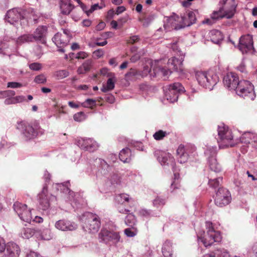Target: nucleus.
<instances>
[{"label": "nucleus", "mask_w": 257, "mask_h": 257, "mask_svg": "<svg viewBox=\"0 0 257 257\" xmlns=\"http://www.w3.org/2000/svg\"><path fill=\"white\" fill-rule=\"evenodd\" d=\"M47 32V28L44 26H39L35 31L34 34H25L19 37L17 43L21 45L26 42H32L34 40L39 41L42 44L46 42V36Z\"/></svg>", "instance_id": "nucleus-4"}, {"label": "nucleus", "mask_w": 257, "mask_h": 257, "mask_svg": "<svg viewBox=\"0 0 257 257\" xmlns=\"http://www.w3.org/2000/svg\"><path fill=\"white\" fill-rule=\"evenodd\" d=\"M83 227L86 228L90 232L95 233L99 230L101 222L99 217L96 214L87 213Z\"/></svg>", "instance_id": "nucleus-12"}, {"label": "nucleus", "mask_w": 257, "mask_h": 257, "mask_svg": "<svg viewBox=\"0 0 257 257\" xmlns=\"http://www.w3.org/2000/svg\"><path fill=\"white\" fill-rule=\"evenodd\" d=\"M231 200V196L230 192L224 188H219L216 193L214 197L215 204L222 207L229 204Z\"/></svg>", "instance_id": "nucleus-13"}, {"label": "nucleus", "mask_w": 257, "mask_h": 257, "mask_svg": "<svg viewBox=\"0 0 257 257\" xmlns=\"http://www.w3.org/2000/svg\"><path fill=\"white\" fill-rule=\"evenodd\" d=\"M7 254L6 255L9 257H18L20 252L19 246L13 242H9L6 247Z\"/></svg>", "instance_id": "nucleus-22"}, {"label": "nucleus", "mask_w": 257, "mask_h": 257, "mask_svg": "<svg viewBox=\"0 0 257 257\" xmlns=\"http://www.w3.org/2000/svg\"><path fill=\"white\" fill-rule=\"evenodd\" d=\"M47 81V78L43 74L36 76L34 79V82L38 84H44Z\"/></svg>", "instance_id": "nucleus-39"}, {"label": "nucleus", "mask_w": 257, "mask_h": 257, "mask_svg": "<svg viewBox=\"0 0 257 257\" xmlns=\"http://www.w3.org/2000/svg\"><path fill=\"white\" fill-rule=\"evenodd\" d=\"M241 143L249 144L250 143H257V135L250 132H246L242 135L240 138Z\"/></svg>", "instance_id": "nucleus-24"}, {"label": "nucleus", "mask_w": 257, "mask_h": 257, "mask_svg": "<svg viewBox=\"0 0 257 257\" xmlns=\"http://www.w3.org/2000/svg\"><path fill=\"white\" fill-rule=\"evenodd\" d=\"M55 227L63 231H73L77 228V225L73 222L66 219H61L56 222Z\"/></svg>", "instance_id": "nucleus-19"}, {"label": "nucleus", "mask_w": 257, "mask_h": 257, "mask_svg": "<svg viewBox=\"0 0 257 257\" xmlns=\"http://www.w3.org/2000/svg\"><path fill=\"white\" fill-rule=\"evenodd\" d=\"M40 230L38 229L31 228H24L21 231V235L23 238L28 239L32 237L35 234L40 233Z\"/></svg>", "instance_id": "nucleus-30"}, {"label": "nucleus", "mask_w": 257, "mask_h": 257, "mask_svg": "<svg viewBox=\"0 0 257 257\" xmlns=\"http://www.w3.org/2000/svg\"><path fill=\"white\" fill-rule=\"evenodd\" d=\"M223 83L224 85L229 89L235 90L239 84L240 81L239 80L238 77L236 74L233 72H230L227 73V74L224 77Z\"/></svg>", "instance_id": "nucleus-18"}, {"label": "nucleus", "mask_w": 257, "mask_h": 257, "mask_svg": "<svg viewBox=\"0 0 257 257\" xmlns=\"http://www.w3.org/2000/svg\"><path fill=\"white\" fill-rule=\"evenodd\" d=\"M13 207L21 220L28 223L31 221L32 219L31 211L27 209V206L26 204L16 202L14 204Z\"/></svg>", "instance_id": "nucleus-14"}, {"label": "nucleus", "mask_w": 257, "mask_h": 257, "mask_svg": "<svg viewBox=\"0 0 257 257\" xmlns=\"http://www.w3.org/2000/svg\"><path fill=\"white\" fill-rule=\"evenodd\" d=\"M48 186L47 185L44 186L42 191L39 194V207L43 210H47L50 206L49 201L47 196Z\"/></svg>", "instance_id": "nucleus-20"}, {"label": "nucleus", "mask_w": 257, "mask_h": 257, "mask_svg": "<svg viewBox=\"0 0 257 257\" xmlns=\"http://www.w3.org/2000/svg\"><path fill=\"white\" fill-rule=\"evenodd\" d=\"M218 135L217 142L220 148L232 147L236 144L231 131L223 124L218 126Z\"/></svg>", "instance_id": "nucleus-5"}, {"label": "nucleus", "mask_w": 257, "mask_h": 257, "mask_svg": "<svg viewBox=\"0 0 257 257\" xmlns=\"http://www.w3.org/2000/svg\"><path fill=\"white\" fill-rule=\"evenodd\" d=\"M215 149L216 148L212 149V151L211 152L212 156L209 159V166L212 171L215 172H219L221 171V168L220 164L217 163L216 159L213 157V155L216 154Z\"/></svg>", "instance_id": "nucleus-23"}, {"label": "nucleus", "mask_w": 257, "mask_h": 257, "mask_svg": "<svg viewBox=\"0 0 257 257\" xmlns=\"http://www.w3.org/2000/svg\"><path fill=\"white\" fill-rule=\"evenodd\" d=\"M132 156V151L128 148L122 149L119 154V159L123 163H130Z\"/></svg>", "instance_id": "nucleus-27"}, {"label": "nucleus", "mask_w": 257, "mask_h": 257, "mask_svg": "<svg viewBox=\"0 0 257 257\" xmlns=\"http://www.w3.org/2000/svg\"><path fill=\"white\" fill-rule=\"evenodd\" d=\"M18 128L21 130L26 140L35 138L39 133L41 134L43 133L38 125L36 124L33 126L30 123L25 121L20 122Z\"/></svg>", "instance_id": "nucleus-10"}, {"label": "nucleus", "mask_w": 257, "mask_h": 257, "mask_svg": "<svg viewBox=\"0 0 257 257\" xmlns=\"http://www.w3.org/2000/svg\"><path fill=\"white\" fill-rule=\"evenodd\" d=\"M116 199L119 203L123 204L125 202H128L129 201V195L125 193L120 194L116 197Z\"/></svg>", "instance_id": "nucleus-35"}, {"label": "nucleus", "mask_w": 257, "mask_h": 257, "mask_svg": "<svg viewBox=\"0 0 257 257\" xmlns=\"http://www.w3.org/2000/svg\"><path fill=\"white\" fill-rule=\"evenodd\" d=\"M167 134H168L166 132L162 130H159L153 135V137L155 140L160 141L163 140L164 138L167 135Z\"/></svg>", "instance_id": "nucleus-37"}, {"label": "nucleus", "mask_w": 257, "mask_h": 257, "mask_svg": "<svg viewBox=\"0 0 257 257\" xmlns=\"http://www.w3.org/2000/svg\"><path fill=\"white\" fill-rule=\"evenodd\" d=\"M114 88V82L113 81L112 79L110 78L107 81L106 85H103L102 87L101 88V90L103 92H106L108 91L112 90Z\"/></svg>", "instance_id": "nucleus-34"}, {"label": "nucleus", "mask_w": 257, "mask_h": 257, "mask_svg": "<svg viewBox=\"0 0 257 257\" xmlns=\"http://www.w3.org/2000/svg\"><path fill=\"white\" fill-rule=\"evenodd\" d=\"M141 56V55L140 52L136 53L132 56L130 60L132 62H136L140 59Z\"/></svg>", "instance_id": "nucleus-53"}, {"label": "nucleus", "mask_w": 257, "mask_h": 257, "mask_svg": "<svg viewBox=\"0 0 257 257\" xmlns=\"http://www.w3.org/2000/svg\"><path fill=\"white\" fill-rule=\"evenodd\" d=\"M238 49L243 54L254 50L252 38L250 35L242 36L240 37Z\"/></svg>", "instance_id": "nucleus-17"}, {"label": "nucleus", "mask_w": 257, "mask_h": 257, "mask_svg": "<svg viewBox=\"0 0 257 257\" xmlns=\"http://www.w3.org/2000/svg\"><path fill=\"white\" fill-rule=\"evenodd\" d=\"M31 14L27 15V12H24L21 9H12L8 11L5 16V20L10 24L16 25L19 22L25 18L36 21L37 16L34 14V12L31 10Z\"/></svg>", "instance_id": "nucleus-3"}, {"label": "nucleus", "mask_w": 257, "mask_h": 257, "mask_svg": "<svg viewBox=\"0 0 257 257\" xmlns=\"http://www.w3.org/2000/svg\"><path fill=\"white\" fill-rule=\"evenodd\" d=\"M182 64L183 60L182 59H179L173 57L168 60L167 67L159 66L154 69V70L156 74L161 73L163 76H167L172 73V70H181Z\"/></svg>", "instance_id": "nucleus-8"}, {"label": "nucleus", "mask_w": 257, "mask_h": 257, "mask_svg": "<svg viewBox=\"0 0 257 257\" xmlns=\"http://www.w3.org/2000/svg\"><path fill=\"white\" fill-rule=\"evenodd\" d=\"M82 105L85 107L93 108V107L96 105V101L93 99H87L85 102L82 103Z\"/></svg>", "instance_id": "nucleus-40"}, {"label": "nucleus", "mask_w": 257, "mask_h": 257, "mask_svg": "<svg viewBox=\"0 0 257 257\" xmlns=\"http://www.w3.org/2000/svg\"><path fill=\"white\" fill-rule=\"evenodd\" d=\"M177 159L181 163H185L188 159V155L186 153L183 146L180 145L177 150Z\"/></svg>", "instance_id": "nucleus-28"}, {"label": "nucleus", "mask_w": 257, "mask_h": 257, "mask_svg": "<svg viewBox=\"0 0 257 257\" xmlns=\"http://www.w3.org/2000/svg\"><path fill=\"white\" fill-rule=\"evenodd\" d=\"M238 95L247 100H253L255 97L253 91V86L247 80H240V83L235 89Z\"/></svg>", "instance_id": "nucleus-9"}, {"label": "nucleus", "mask_w": 257, "mask_h": 257, "mask_svg": "<svg viewBox=\"0 0 257 257\" xmlns=\"http://www.w3.org/2000/svg\"><path fill=\"white\" fill-rule=\"evenodd\" d=\"M161 163L164 165L174 164V158L170 153H163L161 155V160L160 158Z\"/></svg>", "instance_id": "nucleus-31"}, {"label": "nucleus", "mask_w": 257, "mask_h": 257, "mask_svg": "<svg viewBox=\"0 0 257 257\" xmlns=\"http://www.w3.org/2000/svg\"><path fill=\"white\" fill-rule=\"evenodd\" d=\"M53 42L59 48L66 46L69 41V36L66 34L57 33L52 38Z\"/></svg>", "instance_id": "nucleus-21"}, {"label": "nucleus", "mask_w": 257, "mask_h": 257, "mask_svg": "<svg viewBox=\"0 0 257 257\" xmlns=\"http://www.w3.org/2000/svg\"><path fill=\"white\" fill-rule=\"evenodd\" d=\"M166 203V200L165 199L160 198L159 197H156L154 201L153 204L155 206L159 207L160 206H163Z\"/></svg>", "instance_id": "nucleus-44"}, {"label": "nucleus", "mask_w": 257, "mask_h": 257, "mask_svg": "<svg viewBox=\"0 0 257 257\" xmlns=\"http://www.w3.org/2000/svg\"><path fill=\"white\" fill-rule=\"evenodd\" d=\"M140 73L137 70L131 68L129 70L128 72L125 74V77L126 78H131L133 77H137L140 75Z\"/></svg>", "instance_id": "nucleus-41"}, {"label": "nucleus", "mask_w": 257, "mask_h": 257, "mask_svg": "<svg viewBox=\"0 0 257 257\" xmlns=\"http://www.w3.org/2000/svg\"><path fill=\"white\" fill-rule=\"evenodd\" d=\"M136 219L133 214H128L125 218V223L126 225L132 227L133 229H135L134 225L136 224Z\"/></svg>", "instance_id": "nucleus-33"}, {"label": "nucleus", "mask_w": 257, "mask_h": 257, "mask_svg": "<svg viewBox=\"0 0 257 257\" xmlns=\"http://www.w3.org/2000/svg\"><path fill=\"white\" fill-rule=\"evenodd\" d=\"M175 180L172 183L171 186H170V189L171 192H174L176 189H179L180 185V182L179 180H176V178H177V174H175Z\"/></svg>", "instance_id": "nucleus-43"}, {"label": "nucleus", "mask_w": 257, "mask_h": 257, "mask_svg": "<svg viewBox=\"0 0 257 257\" xmlns=\"http://www.w3.org/2000/svg\"><path fill=\"white\" fill-rule=\"evenodd\" d=\"M101 8L102 7L99 6L98 4H94L91 6V8L89 10H88V12L89 13H91L95 10H96L97 9H101Z\"/></svg>", "instance_id": "nucleus-56"}, {"label": "nucleus", "mask_w": 257, "mask_h": 257, "mask_svg": "<svg viewBox=\"0 0 257 257\" xmlns=\"http://www.w3.org/2000/svg\"><path fill=\"white\" fill-rule=\"evenodd\" d=\"M162 252L164 257H174L172 248V243L169 240H166L163 243Z\"/></svg>", "instance_id": "nucleus-26"}, {"label": "nucleus", "mask_w": 257, "mask_h": 257, "mask_svg": "<svg viewBox=\"0 0 257 257\" xmlns=\"http://www.w3.org/2000/svg\"><path fill=\"white\" fill-rule=\"evenodd\" d=\"M196 18L194 13L189 11L187 14V18L179 17L175 15L170 18V21L175 29L178 30L185 27L190 26L196 22Z\"/></svg>", "instance_id": "nucleus-7"}, {"label": "nucleus", "mask_w": 257, "mask_h": 257, "mask_svg": "<svg viewBox=\"0 0 257 257\" xmlns=\"http://www.w3.org/2000/svg\"><path fill=\"white\" fill-rule=\"evenodd\" d=\"M23 85L21 83L17 82H8L7 84L8 87L13 88H20Z\"/></svg>", "instance_id": "nucleus-51"}, {"label": "nucleus", "mask_w": 257, "mask_h": 257, "mask_svg": "<svg viewBox=\"0 0 257 257\" xmlns=\"http://www.w3.org/2000/svg\"><path fill=\"white\" fill-rule=\"evenodd\" d=\"M237 69L241 72H245V66L243 63L240 64L239 65L237 66Z\"/></svg>", "instance_id": "nucleus-61"}, {"label": "nucleus", "mask_w": 257, "mask_h": 257, "mask_svg": "<svg viewBox=\"0 0 257 257\" xmlns=\"http://www.w3.org/2000/svg\"><path fill=\"white\" fill-rule=\"evenodd\" d=\"M252 253L257 257V243L252 246Z\"/></svg>", "instance_id": "nucleus-64"}, {"label": "nucleus", "mask_w": 257, "mask_h": 257, "mask_svg": "<svg viewBox=\"0 0 257 257\" xmlns=\"http://www.w3.org/2000/svg\"><path fill=\"white\" fill-rule=\"evenodd\" d=\"M125 11V8L124 7L119 6L117 8L115 14L117 15H119V14Z\"/></svg>", "instance_id": "nucleus-59"}, {"label": "nucleus", "mask_w": 257, "mask_h": 257, "mask_svg": "<svg viewBox=\"0 0 257 257\" xmlns=\"http://www.w3.org/2000/svg\"><path fill=\"white\" fill-rule=\"evenodd\" d=\"M222 178L220 177H218L217 178L215 179H210L209 180L208 184L212 188H216L218 187L220 183V181H222Z\"/></svg>", "instance_id": "nucleus-38"}, {"label": "nucleus", "mask_w": 257, "mask_h": 257, "mask_svg": "<svg viewBox=\"0 0 257 257\" xmlns=\"http://www.w3.org/2000/svg\"><path fill=\"white\" fill-rule=\"evenodd\" d=\"M69 76V72L66 70H58L54 73V76L57 79H62Z\"/></svg>", "instance_id": "nucleus-36"}, {"label": "nucleus", "mask_w": 257, "mask_h": 257, "mask_svg": "<svg viewBox=\"0 0 257 257\" xmlns=\"http://www.w3.org/2000/svg\"><path fill=\"white\" fill-rule=\"evenodd\" d=\"M140 214L143 216H149L150 214V212L145 209H142L139 212Z\"/></svg>", "instance_id": "nucleus-58"}, {"label": "nucleus", "mask_w": 257, "mask_h": 257, "mask_svg": "<svg viewBox=\"0 0 257 257\" xmlns=\"http://www.w3.org/2000/svg\"><path fill=\"white\" fill-rule=\"evenodd\" d=\"M88 57V54L85 52H79L77 54L75 58L79 59H84Z\"/></svg>", "instance_id": "nucleus-54"}, {"label": "nucleus", "mask_w": 257, "mask_h": 257, "mask_svg": "<svg viewBox=\"0 0 257 257\" xmlns=\"http://www.w3.org/2000/svg\"><path fill=\"white\" fill-rule=\"evenodd\" d=\"M221 2H222L223 5H224L225 10L223 14H222L221 10L214 12L212 14L211 18L215 22L216 20L223 18L230 19L233 17L236 11L237 4H236L235 0H222Z\"/></svg>", "instance_id": "nucleus-6"}, {"label": "nucleus", "mask_w": 257, "mask_h": 257, "mask_svg": "<svg viewBox=\"0 0 257 257\" xmlns=\"http://www.w3.org/2000/svg\"><path fill=\"white\" fill-rule=\"evenodd\" d=\"M29 68L30 69L34 71H39L42 69V65L39 63L34 62L29 65Z\"/></svg>", "instance_id": "nucleus-45"}, {"label": "nucleus", "mask_w": 257, "mask_h": 257, "mask_svg": "<svg viewBox=\"0 0 257 257\" xmlns=\"http://www.w3.org/2000/svg\"><path fill=\"white\" fill-rule=\"evenodd\" d=\"M33 221L40 223L43 221V219L41 217L36 216L33 219Z\"/></svg>", "instance_id": "nucleus-63"}, {"label": "nucleus", "mask_w": 257, "mask_h": 257, "mask_svg": "<svg viewBox=\"0 0 257 257\" xmlns=\"http://www.w3.org/2000/svg\"><path fill=\"white\" fill-rule=\"evenodd\" d=\"M92 61L88 59L86 60L83 64L78 68L77 72L79 74H84L89 71L92 67Z\"/></svg>", "instance_id": "nucleus-32"}, {"label": "nucleus", "mask_w": 257, "mask_h": 257, "mask_svg": "<svg viewBox=\"0 0 257 257\" xmlns=\"http://www.w3.org/2000/svg\"><path fill=\"white\" fill-rule=\"evenodd\" d=\"M105 27V23L103 22H100L96 26V30L97 31H101Z\"/></svg>", "instance_id": "nucleus-57"}, {"label": "nucleus", "mask_w": 257, "mask_h": 257, "mask_svg": "<svg viewBox=\"0 0 257 257\" xmlns=\"http://www.w3.org/2000/svg\"><path fill=\"white\" fill-rule=\"evenodd\" d=\"M98 238L100 242L114 244L119 241L120 237L118 232L107 228H102L98 233Z\"/></svg>", "instance_id": "nucleus-11"}, {"label": "nucleus", "mask_w": 257, "mask_h": 257, "mask_svg": "<svg viewBox=\"0 0 257 257\" xmlns=\"http://www.w3.org/2000/svg\"><path fill=\"white\" fill-rule=\"evenodd\" d=\"M24 99V97L23 96H17L16 97H14L11 99H6V103L7 104H9L10 103H15L17 102H21Z\"/></svg>", "instance_id": "nucleus-47"}, {"label": "nucleus", "mask_w": 257, "mask_h": 257, "mask_svg": "<svg viewBox=\"0 0 257 257\" xmlns=\"http://www.w3.org/2000/svg\"><path fill=\"white\" fill-rule=\"evenodd\" d=\"M77 145L82 149L93 152L99 148L98 143L91 138H81L77 141Z\"/></svg>", "instance_id": "nucleus-16"}, {"label": "nucleus", "mask_w": 257, "mask_h": 257, "mask_svg": "<svg viewBox=\"0 0 257 257\" xmlns=\"http://www.w3.org/2000/svg\"><path fill=\"white\" fill-rule=\"evenodd\" d=\"M6 245L4 239L0 237V252H2L6 249Z\"/></svg>", "instance_id": "nucleus-55"}, {"label": "nucleus", "mask_w": 257, "mask_h": 257, "mask_svg": "<svg viewBox=\"0 0 257 257\" xmlns=\"http://www.w3.org/2000/svg\"><path fill=\"white\" fill-rule=\"evenodd\" d=\"M209 35L211 41L214 44H218L223 39L222 33L217 30H211Z\"/></svg>", "instance_id": "nucleus-29"}, {"label": "nucleus", "mask_w": 257, "mask_h": 257, "mask_svg": "<svg viewBox=\"0 0 257 257\" xmlns=\"http://www.w3.org/2000/svg\"><path fill=\"white\" fill-rule=\"evenodd\" d=\"M184 87L180 83H174L170 85L165 96L168 100L174 102L178 100V93L183 91Z\"/></svg>", "instance_id": "nucleus-15"}, {"label": "nucleus", "mask_w": 257, "mask_h": 257, "mask_svg": "<svg viewBox=\"0 0 257 257\" xmlns=\"http://www.w3.org/2000/svg\"><path fill=\"white\" fill-rule=\"evenodd\" d=\"M215 22L211 18L210 19H206L203 21V24H206L209 25H211L215 23Z\"/></svg>", "instance_id": "nucleus-60"}, {"label": "nucleus", "mask_w": 257, "mask_h": 257, "mask_svg": "<svg viewBox=\"0 0 257 257\" xmlns=\"http://www.w3.org/2000/svg\"><path fill=\"white\" fill-rule=\"evenodd\" d=\"M132 227L125 229L124 231L125 234L128 237H133L135 236L136 235L137 229H133L134 230H132Z\"/></svg>", "instance_id": "nucleus-46"}, {"label": "nucleus", "mask_w": 257, "mask_h": 257, "mask_svg": "<svg viewBox=\"0 0 257 257\" xmlns=\"http://www.w3.org/2000/svg\"><path fill=\"white\" fill-rule=\"evenodd\" d=\"M195 77L198 83L203 87L211 90L219 81L217 75L213 71H198L195 73Z\"/></svg>", "instance_id": "nucleus-2"}, {"label": "nucleus", "mask_w": 257, "mask_h": 257, "mask_svg": "<svg viewBox=\"0 0 257 257\" xmlns=\"http://www.w3.org/2000/svg\"><path fill=\"white\" fill-rule=\"evenodd\" d=\"M140 40V38L139 36L134 35L130 37L127 40V44H134L137 42H138Z\"/></svg>", "instance_id": "nucleus-49"}, {"label": "nucleus", "mask_w": 257, "mask_h": 257, "mask_svg": "<svg viewBox=\"0 0 257 257\" xmlns=\"http://www.w3.org/2000/svg\"><path fill=\"white\" fill-rule=\"evenodd\" d=\"M206 231H202L198 233V239L206 247L213 245L215 242H220L222 240V236L219 231L215 230L212 222L207 221L205 223Z\"/></svg>", "instance_id": "nucleus-1"}, {"label": "nucleus", "mask_w": 257, "mask_h": 257, "mask_svg": "<svg viewBox=\"0 0 257 257\" xmlns=\"http://www.w3.org/2000/svg\"><path fill=\"white\" fill-rule=\"evenodd\" d=\"M86 118L85 114L82 111L77 112L73 115L74 119L78 122L84 120Z\"/></svg>", "instance_id": "nucleus-42"}, {"label": "nucleus", "mask_w": 257, "mask_h": 257, "mask_svg": "<svg viewBox=\"0 0 257 257\" xmlns=\"http://www.w3.org/2000/svg\"><path fill=\"white\" fill-rule=\"evenodd\" d=\"M60 7L62 14L69 15L74 6L71 3V0H61Z\"/></svg>", "instance_id": "nucleus-25"}, {"label": "nucleus", "mask_w": 257, "mask_h": 257, "mask_svg": "<svg viewBox=\"0 0 257 257\" xmlns=\"http://www.w3.org/2000/svg\"><path fill=\"white\" fill-rule=\"evenodd\" d=\"M155 63H156V62H155ZM159 66L158 65H157L156 64H155V65L153 67V65H152L151 67L150 68H149L148 66H146L144 67V71H145V72L147 73V72H149V73H151L152 71H153V72L155 74V75H159V74H161V73H155L154 69H156L157 67H158Z\"/></svg>", "instance_id": "nucleus-50"}, {"label": "nucleus", "mask_w": 257, "mask_h": 257, "mask_svg": "<svg viewBox=\"0 0 257 257\" xmlns=\"http://www.w3.org/2000/svg\"><path fill=\"white\" fill-rule=\"evenodd\" d=\"M82 24L84 27H89L91 24V21L88 19H86L83 21Z\"/></svg>", "instance_id": "nucleus-62"}, {"label": "nucleus", "mask_w": 257, "mask_h": 257, "mask_svg": "<svg viewBox=\"0 0 257 257\" xmlns=\"http://www.w3.org/2000/svg\"><path fill=\"white\" fill-rule=\"evenodd\" d=\"M93 56L96 58H99L101 57H102L104 55V51L102 50V49H98L95 51H94L93 53Z\"/></svg>", "instance_id": "nucleus-52"}, {"label": "nucleus", "mask_w": 257, "mask_h": 257, "mask_svg": "<svg viewBox=\"0 0 257 257\" xmlns=\"http://www.w3.org/2000/svg\"><path fill=\"white\" fill-rule=\"evenodd\" d=\"M216 252L215 253L216 254H217L218 255L220 256V257H230V256L229 252L224 249H223L222 250L217 249L216 250Z\"/></svg>", "instance_id": "nucleus-48"}]
</instances>
